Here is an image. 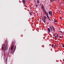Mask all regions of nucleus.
Wrapping results in <instances>:
<instances>
[{
    "label": "nucleus",
    "instance_id": "1",
    "mask_svg": "<svg viewBox=\"0 0 64 64\" xmlns=\"http://www.w3.org/2000/svg\"><path fill=\"white\" fill-rule=\"evenodd\" d=\"M45 15L47 17V18L48 19L49 21H51V20L50 19V18H49V14H48V12H45Z\"/></svg>",
    "mask_w": 64,
    "mask_h": 64
},
{
    "label": "nucleus",
    "instance_id": "2",
    "mask_svg": "<svg viewBox=\"0 0 64 64\" xmlns=\"http://www.w3.org/2000/svg\"><path fill=\"white\" fill-rule=\"evenodd\" d=\"M13 48H14V45L12 44V46L10 47V53H12V54L13 53V52H13L12 50L13 49ZM13 54V53L12 54Z\"/></svg>",
    "mask_w": 64,
    "mask_h": 64
},
{
    "label": "nucleus",
    "instance_id": "3",
    "mask_svg": "<svg viewBox=\"0 0 64 64\" xmlns=\"http://www.w3.org/2000/svg\"><path fill=\"white\" fill-rule=\"evenodd\" d=\"M43 17L44 18H42V20L44 23H45L46 22V20L45 19H47V17L46 16H44Z\"/></svg>",
    "mask_w": 64,
    "mask_h": 64
},
{
    "label": "nucleus",
    "instance_id": "4",
    "mask_svg": "<svg viewBox=\"0 0 64 64\" xmlns=\"http://www.w3.org/2000/svg\"><path fill=\"white\" fill-rule=\"evenodd\" d=\"M48 14L50 15V16H52V12L51 11H50L48 12Z\"/></svg>",
    "mask_w": 64,
    "mask_h": 64
},
{
    "label": "nucleus",
    "instance_id": "5",
    "mask_svg": "<svg viewBox=\"0 0 64 64\" xmlns=\"http://www.w3.org/2000/svg\"><path fill=\"white\" fill-rule=\"evenodd\" d=\"M48 32H51V30H50V29L49 28H48Z\"/></svg>",
    "mask_w": 64,
    "mask_h": 64
},
{
    "label": "nucleus",
    "instance_id": "6",
    "mask_svg": "<svg viewBox=\"0 0 64 64\" xmlns=\"http://www.w3.org/2000/svg\"><path fill=\"white\" fill-rule=\"evenodd\" d=\"M16 46L15 47L14 50L13 51L12 54H13V53L15 52V50H16Z\"/></svg>",
    "mask_w": 64,
    "mask_h": 64
},
{
    "label": "nucleus",
    "instance_id": "7",
    "mask_svg": "<svg viewBox=\"0 0 64 64\" xmlns=\"http://www.w3.org/2000/svg\"><path fill=\"white\" fill-rule=\"evenodd\" d=\"M52 28H53V30L54 31V32H55V28H54L53 26H52Z\"/></svg>",
    "mask_w": 64,
    "mask_h": 64
},
{
    "label": "nucleus",
    "instance_id": "8",
    "mask_svg": "<svg viewBox=\"0 0 64 64\" xmlns=\"http://www.w3.org/2000/svg\"><path fill=\"white\" fill-rule=\"evenodd\" d=\"M22 2L24 4L25 3V0H22Z\"/></svg>",
    "mask_w": 64,
    "mask_h": 64
},
{
    "label": "nucleus",
    "instance_id": "9",
    "mask_svg": "<svg viewBox=\"0 0 64 64\" xmlns=\"http://www.w3.org/2000/svg\"><path fill=\"white\" fill-rule=\"evenodd\" d=\"M2 50H4V46H2Z\"/></svg>",
    "mask_w": 64,
    "mask_h": 64
},
{
    "label": "nucleus",
    "instance_id": "10",
    "mask_svg": "<svg viewBox=\"0 0 64 64\" xmlns=\"http://www.w3.org/2000/svg\"><path fill=\"white\" fill-rule=\"evenodd\" d=\"M43 9L44 12V13H46V12H47L46 11V10H45V9Z\"/></svg>",
    "mask_w": 64,
    "mask_h": 64
},
{
    "label": "nucleus",
    "instance_id": "11",
    "mask_svg": "<svg viewBox=\"0 0 64 64\" xmlns=\"http://www.w3.org/2000/svg\"><path fill=\"white\" fill-rule=\"evenodd\" d=\"M42 8H43V9H44V6H43V5H42Z\"/></svg>",
    "mask_w": 64,
    "mask_h": 64
},
{
    "label": "nucleus",
    "instance_id": "12",
    "mask_svg": "<svg viewBox=\"0 0 64 64\" xmlns=\"http://www.w3.org/2000/svg\"><path fill=\"white\" fill-rule=\"evenodd\" d=\"M39 0H38L37 1V3H39Z\"/></svg>",
    "mask_w": 64,
    "mask_h": 64
},
{
    "label": "nucleus",
    "instance_id": "13",
    "mask_svg": "<svg viewBox=\"0 0 64 64\" xmlns=\"http://www.w3.org/2000/svg\"><path fill=\"white\" fill-rule=\"evenodd\" d=\"M59 38H62L63 37H62L61 36H60L59 37Z\"/></svg>",
    "mask_w": 64,
    "mask_h": 64
},
{
    "label": "nucleus",
    "instance_id": "14",
    "mask_svg": "<svg viewBox=\"0 0 64 64\" xmlns=\"http://www.w3.org/2000/svg\"><path fill=\"white\" fill-rule=\"evenodd\" d=\"M50 28L51 29V30H52V27H51V26H50Z\"/></svg>",
    "mask_w": 64,
    "mask_h": 64
},
{
    "label": "nucleus",
    "instance_id": "15",
    "mask_svg": "<svg viewBox=\"0 0 64 64\" xmlns=\"http://www.w3.org/2000/svg\"><path fill=\"white\" fill-rule=\"evenodd\" d=\"M7 58H6V63H7Z\"/></svg>",
    "mask_w": 64,
    "mask_h": 64
},
{
    "label": "nucleus",
    "instance_id": "16",
    "mask_svg": "<svg viewBox=\"0 0 64 64\" xmlns=\"http://www.w3.org/2000/svg\"><path fill=\"white\" fill-rule=\"evenodd\" d=\"M59 32H60V33H63V32H62L61 31H59Z\"/></svg>",
    "mask_w": 64,
    "mask_h": 64
},
{
    "label": "nucleus",
    "instance_id": "17",
    "mask_svg": "<svg viewBox=\"0 0 64 64\" xmlns=\"http://www.w3.org/2000/svg\"><path fill=\"white\" fill-rule=\"evenodd\" d=\"M52 47H54V44H52Z\"/></svg>",
    "mask_w": 64,
    "mask_h": 64
},
{
    "label": "nucleus",
    "instance_id": "18",
    "mask_svg": "<svg viewBox=\"0 0 64 64\" xmlns=\"http://www.w3.org/2000/svg\"><path fill=\"white\" fill-rule=\"evenodd\" d=\"M62 46L64 48V44H63L62 45Z\"/></svg>",
    "mask_w": 64,
    "mask_h": 64
},
{
    "label": "nucleus",
    "instance_id": "19",
    "mask_svg": "<svg viewBox=\"0 0 64 64\" xmlns=\"http://www.w3.org/2000/svg\"><path fill=\"white\" fill-rule=\"evenodd\" d=\"M54 22H57V20H54Z\"/></svg>",
    "mask_w": 64,
    "mask_h": 64
},
{
    "label": "nucleus",
    "instance_id": "20",
    "mask_svg": "<svg viewBox=\"0 0 64 64\" xmlns=\"http://www.w3.org/2000/svg\"><path fill=\"white\" fill-rule=\"evenodd\" d=\"M56 36H57L58 37V34H57L56 35Z\"/></svg>",
    "mask_w": 64,
    "mask_h": 64
},
{
    "label": "nucleus",
    "instance_id": "21",
    "mask_svg": "<svg viewBox=\"0 0 64 64\" xmlns=\"http://www.w3.org/2000/svg\"><path fill=\"white\" fill-rule=\"evenodd\" d=\"M37 6H38V5H37L36 4V7H37Z\"/></svg>",
    "mask_w": 64,
    "mask_h": 64
},
{
    "label": "nucleus",
    "instance_id": "22",
    "mask_svg": "<svg viewBox=\"0 0 64 64\" xmlns=\"http://www.w3.org/2000/svg\"><path fill=\"white\" fill-rule=\"evenodd\" d=\"M30 15H31L32 14H31V13H30Z\"/></svg>",
    "mask_w": 64,
    "mask_h": 64
},
{
    "label": "nucleus",
    "instance_id": "23",
    "mask_svg": "<svg viewBox=\"0 0 64 64\" xmlns=\"http://www.w3.org/2000/svg\"><path fill=\"white\" fill-rule=\"evenodd\" d=\"M62 17H60V19H62Z\"/></svg>",
    "mask_w": 64,
    "mask_h": 64
},
{
    "label": "nucleus",
    "instance_id": "24",
    "mask_svg": "<svg viewBox=\"0 0 64 64\" xmlns=\"http://www.w3.org/2000/svg\"><path fill=\"white\" fill-rule=\"evenodd\" d=\"M55 38H57V37H56L55 36Z\"/></svg>",
    "mask_w": 64,
    "mask_h": 64
},
{
    "label": "nucleus",
    "instance_id": "25",
    "mask_svg": "<svg viewBox=\"0 0 64 64\" xmlns=\"http://www.w3.org/2000/svg\"><path fill=\"white\" fill-rule=\"evenodd\" d=\"M55 39H56V40H57V38H56Z\"/></svg>",
    "mask_w": 64,
    "mask_h": 64
},
{
    "label": "nucleus",
    "instance_id": "26",
    "mask_svg": "<svg viewBox=\"0 0 64 64\" xmlns=\"http://www.w3.org/2000/svg\"><path fill=\"white\" fill-rule=\"evenodd\" d=\"M52 1H54V0H52Z\"/></svg>",
    "mask_w": 64,
    "mask_h": 64
},
{
    "label": "nucleus",
    "instance_id": "27",
    "mask_svg": "<svg viewBox=\"0 0 64 64\" xmlns=\"http://www.w3.org/2000/svg\"><path fill=\"white\" fill-rule=\"evenodd\" d=\"M5 51H6V50H5Z\"/></svg>",
    "mask_w": 64,
    "mask_h": 64
},
{
    "label": "nucleus",
    "instance_id": "28",
    "mask_svg": "<svg viewBox=\"0 0 64 64\" xmlns=\"http://www.w3.org/2000/svg\"><path fill=\"white\" fill-rule=\"evenodd\" d=\"M63 34V35H64V34Z\"/></svg>",
    "mask_w": 64,
    "mask_h": 64
}]
</instances>
